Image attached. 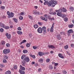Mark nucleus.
Returning a JSON list of instances; mask_svg holds the SVG:
<instances>
[{"label":"nucleus","instance_id":"ea45409f","mask_svg":"<svg viewBox=\"0 0 74 74\" xmlns=\"http://www.w3.org/2000/svg\"><path fill=\"white\" fill-rule=\"evenodd\" d=\"M1 44H2V45H4L5 44V42L4 41H2L1 42Z\"/></svg>","mask_w":74,"mask_h":74},{"label":"nucleus","instance_id":"f257e3e1","mask_svg":"<svg viewBox=\"0 0 74 74\" xmlns=\"http://www.w3.org/2000/svg\"><path fill=\"white\" fill-rule=\"evenodd\" d=\"M50 1L48 3V6L49 7L51 6V7H54L55 6V5H56L57 3H58L57 1H54V0H50Z\"/></svg>","mask_w":74,"mask_h":74},{"label":"nucleus","instance_id":"69168bd1","mask_svg":"<svg viewBox=\"0 0 74 74\" xmlns=\"http://www.w3.org/2000/svg\"><path fill=\"white\" fill-rule=\"evenodd\" d=\"M55 66H58V63H55L54 64Z\"/></svg>","mask_w":74,"mask_h":74},{"label":"nucleus","instance_id":"de8ad7c7","mask_svg":"<svg viewBox=\"0 0 74 74\" xmlns=\"http://www.w3.org/2000/svg\"><path fill=\"white\" fill-rule=\"evenodd\" d=\"M47 18L49 19H51V16L48 15V17H47Z\"/></svg>","mask_w":74,"mask_h":74},{"label":"nucleus","instance_id":"864d4df0","mask_svg":"<svg viewBox=\"0 0 74 74\" xmlns=\"http://www.w3.org/2000/svg\"><path fill=\"white\" fill-rule=\"evenodd\" d=\"M22 63L23 64H26V62L24 60L22 61Z\"/></svg>","mask_w":74,"mask_h":74},{"label":"nucleus","instance_id":"0e129e2a","mask_svg":"<svg viewBox=\"0 0 74 74\" xmlns=\"http://www.w3.org/2000/svg\"><path fill=\"white\" fill-rule=\"evenodd\" d=\"M23 14H24V13L23 12H21V15H23Z\"/></svg>","mask_w":74,"mask_h":74},{"label":"nucleus","instance_id":"f03ea898","mask_svg":"<svg viewBox=\"0 0 74 74\" xmlns=\"http://www.w3.org/2000/svg\"><path fill=\"white\" fill-rule=\"evenodd\" d=\"M62 11L66 12H67V10L64 8H62L59 10H56V12H62Z\"/></svg>","mask_w":74,"mask_h":74},{"label":"nucleus","instance_id":"e433bc0d","mask_svg":"<svg viewBox=\"0 0 74 74\" xmlns=\"http://www.w3.org/2000/svg\"><path fill=\"white\" fill-rule=\"evenodd\" d=\"M70 10H71V11H73V10H74V8L73 7H71L70 8Z\"/></svg>","mask_w":74,"mask_h":74},{"label":"nucleus","instance_id":"49530a36","mask_svg":"<svg viewBox=\"0 0 74 74\" xmlns=\"http://www.w3.org/2000/svg\"><path fill=\"white\" fill-rule=\"evenodd\" d=\"M7 14L8 15V16H10V12L9 11H7Z\"/></svg>","mask_w":74,"mask_h":74},{"label":"nucleus","instance_id":"a19ab883","mask_svg":"<svg viewBox=\"0 0 74 74\" xmlns=\"http://www.w3.org/2000/svg\"><path fill=\"white\" fill-rule=\"evenodd\" d=\"M6 45L7 47H9L10 46V45L9 43H7L6 44Z\"/></svg>","mask_w":74,"mask_h":74},{"label":"nucleus","instance_id":"473e14b6","mask_svg":"<svg viewBox=\"0 0 74 74\" xmlns=\"http://www.w3.org/2000/svg\"><path fill=\"white\" fill-rule=\"evenodd\" d=\"M30 56L31 57H32L34 59H35V58H36V56H35L34 55H30Z\"/></svg>","mask_w":74,"mask_h":74},{"label":"nucleus","instance_id":"393cba45","mask_svg":"<svg viewBox=\"0 0 74 74\" xmlns=\"http://www.w3.org/2000/svg\"><path fill=\"white\" fill-rule=\"evenodd\" d=\"M34 27L35 29H37L38 27V25H37L35 24L34 25Z\"/></svg>","mask_w":74,"mask_h":74},{"label":"nucleus","instance_id":"bf43d9fd","mask_svg":"<svg viewBox=\"0 0 74 74\" xmlns=\"http://www.w3.org/2000/svg\"><path fill=\"white\" fill-rule=\"evenodd\" d=\"M56 12H53V15H56Z\"/></svg>","mask_w":74,"mask_h":74},{"label":"nucleus","instance_id":"c756f323","mask_svg":"<svg viewBox=\"0 0 74 74\" xmlns=\"http://www.w3.org/2000/svg\"><path fill=\"white\" fill-rule=\"evenodd\" d=\"M64 47L65 49H67L69 48V46L67 45H66L65 46H64Z\"/></svg>","mask_w":74,"mask_h":74},{"label":"nucleus","instance_id":"9d476101","mask_svg":"<svg viewBox=\"0 0 74 74\" xmlns=\"http://www.w3.org/2000/svg\"><path fill=\"white\" fill-rule=\"evenodd\" d=\"M58 56L60 57V58H62V59H64V57L62 56V54L60 53H59L58 54Z\"/></svg>","mask_w":74,"mask_h":74},{"label":"nucleus","instance_id":"338daca9","mask_svg":"<svg viewBox=\"0 0 74 74\" xmlns=\"http://www.w3.org/2000/svg\"><path fill=\"white\" fill-rule=\"evenodd\" d=\"M41 69H39L38 70V72H40V71H41Z\"/></svg>","mask_w":74,"mask_h":74},{"label":"nucleus","instance_id":"6e6552de","mask_svg":"<svg viewBox=\"0 0 74 74\" xmlns=\"http://www.w3.org/2000/svg\"><path fill=\"white\" fill-rule=\"evenodd\" d=\"M5 36L7 37V38L8 39H10L11 38V34H9L7 33L5 34Z\"/></svg>","mask_w":74,"mask_h":74},{"label":"nucleus","instance_id":"a211bd4d","mask_svg":"<svg viewBox=\"0 0 74 74\" xmlns=\"http://www.w3.org/2000/svg\"><path fill=\"white\" fill-rule=\"evenodd\" d=\"M0 25L2 27H3V28L5 26V25H4V24L1 23H0Z\"/></svg>","mask_w":74,"mask_h":74},{"label":"nucleus","instance_id":"dca6fc26","mask_svg":"<svg viewBox=\"0 0 74 74\" xmlns=\"http://www.w3.org/2000/svg\"><path fill=\"white\" fill-rule=\"evenodd\" d=\"M68 33H74V32H73V29H71L68 31Z\"/></svg>","mask_w":74,"mask_h":74},{"label":"nucleus","instance_id":"79ce46f5","mask_svg":"<svg viewBox=\"0 0 74 74\" xmlns=\"http://www.w3.org/2000/svg\"><path fill=\"white\" fill-rule=\"evenodd\" d=\"M8 57H7V56H4V59H8Z\"/></svg>","mask_w":74,"mask_h":74},{"label":"nucleus","instance_id":"58836bf2","mask_svg":"<svg viewBox=\"0 0 74 74\" xmlns=\"http://www.w3.org/2000/svg\"><path fill=\"white\" fill-rule=\"evenodd\" d=\"M50 31V32H53V28L51 27Z\"/></svg>","mask_w":74,"mask_h":74},{"label":"nucleus","instance_id":"680f3d73","mask_svg":"<svg viewBox=\"0 0 74 74\" xmlns=\"http://www.w3.org/2000/svg\"><path fill=\"white\" fill-rule=\"evenodd\" d=\"M38 24L39 25H42V23L41 22H38Z\"/></svg>","mask_w":74,"mask_h":74},{"label":"nucleus","instance_id":"0eeeda50","mask_svg":"<svg viewBox=\"0 0 74 74\" xmlns=\"http://www.w3.org/2000/svg\"><path fill=\"white\" fill-rule=\"evenodd\" d=\"M42 30L44 34H45L47 33V31H46V27H42Z\"/></svg>","mask_w":74,"mask_h":74},{"label":"nucleus","instance_id":"aec40b11","mask_svg":"<svg viewBox=\"0 0 74 74\" xmlns=\"http://www.w3.org/2000/svg\"><path fill=\"white\" fill-rule=\"evenodd\" d=\"M26 41V40H24L22 41L21 42V43H20V45H21V44H23V43H25V42Z\"/></svg>","mask_w":74,"mask_h":74},{"label":"nucleus","instance_id":"1a4fd4ad","mask_svg":"<svg viewBox=\"0 0 74 74\" xmlns=\"http://www.w3.org/2000/svg\"><path fill=\"white\" fill-rule=\"evenodd\" d=\"M38 55L39 56H42V55H44V53L42 52H38Z\"/></svg>","mask_w":74,"mask_h":74},{"label":"nucleus","instance_id":"ddd939ff","mask_svg":"<svg viewBox=\"0 0 74 74\" xmlns=\"http://www.w3.org/2000/svg\"><path fill=\"white\" fill-rule=\"evenodd\" d=\"M44 1H45V2L44 3V5H46L47 4V3H48V1H49V0H44Z\"/></svg>","mask_w":74,"mask_h":74},{"label":"nucleus","instance_id":"37998d69","mask_svg":"<svg viewBox=\"0 0 74 74\" xmlns=\"http://www.w3.org/2000/svg\"><path fill=\"white\" fill-rule=\"evenodd\" d=\"M50 61V59H47L46 60V62L47 63H49Z\"/></svg>","mask_w":74,"mask_h":74},{"label":"nucleus","instance_id":"4c0bfd02","mask_svg":"<svg viewBox=\"0 0 74 74\" xmlns=\"http://www.w3.org/2000/svg\"><path fill=\"white\" fill-rule=\"evenodd\" d=\"M19 19L20 20H22L23 19V17L22 16H20L19 17Z\"/></svg>","mask_w":74,"mask_h":74},{"label":"nucleus","instance_id":"a878e982","mask_svg":"<svg viewBox=\"0 0 74 74\" xmlns=\"http://www.w3.org/2000/svg\"><path fill=\"white\" fill-rule=\"evenodd\" d=\"M28 52V51H27V50L25 49L23 50V53H27Z\"/></svg>","mask_w":74,"mask_h":74},{"label":"nucleus","instance_id":"b1692460","mask_svg":"<svg viewBox=\"0 0 74 74\" xmlns=\"http://www.w3.org/2000/svg\"><path fill=\"white\" fill-rule=\"evenodd\" d=\"M13 20L15 22H16V23H17L18 22V21L17 20V19L15 18H13Z\"/></svg>","mask_w":74,"mask_h":74},{"label":"nucleus","instance_id":"39448f33","mask_svg":"<svg viewBox=\"0 0 74 74\" xmlns=\"http://www.w3.org/2000/svg\"><path fill=\"white\" fill-rule=\"evenodd\" d=\"M24 60L26 62H29L30 61V59L28 57H25L24 59Z\"/></svg>","mask_w":74,"mask_h":74},{"label":"nucleus","instance_id":"6e6d98bb","mask_svg":"<svg viewBox=\"0 0 74 74\" xmlns=\"http://www.w3.org/2000/svg\"><path fill=\"white\" fill-rule=\"evenodd\" d=\"M49 14L53 15V12H49Z\"/></svg>","mask_w":74,"mask_h":74},{"label":"nucleus","instance_id":"7ed1b4c3","mask_svg":"<svg viewBox=\"0 0 74 74\" xmlns=\"http://www.w3.org/2000/svg\"><path fill=\"white\" fill-rule=\"evenodd\" d=\"M3 53L6 54L10 52V50L9 49H5L3 51Z\"/></svg>","mask_w":74,"mask_h":74},{"label":"nucleus","instance_id":"f3484780","mask_svg":"<svg viewBox=\"0 0 74 74\" xmlns=\"http://www.w3.org/2000/svg\"><path fill=\"white\" fill-rule=\"evenodd\" d=\"M19 72L21 74H25V72L24 71H21V70H19Z\"/></svg>","mask_w":74,"mask_h":74},{"label":"nucleus","instance_id":"c9c22d12","mask_svg":"<svg viewBox=\"0 0 74 74\" xmlns=\"http://www.w3.org/2000/svg\"><path fill=\"white\" fill-rule=\"evenodd\" d=\"M7 61L5 59H4L3 58V63H7Z\"/></svg>","mask_w":74,"mask_h":74},{"label":"nucleus","instance_id":"4d7b16f0","mask_svg":"<svg viewBox=\"0 0 74 74\" xmlns=\"http://www.w3.org/2000/svg\"><path fill=\"white\" fill-rule=\"evenodd\" d=\"M71 47H74V44H72L71 45Z\"/></svg>","mask_w":74,"mask_h":74},{"label":"nucleus","instance_id":"c85d7f7f","mask_svg":"<svg viewBox=\"0 0 74 74\" xmlns=\"http://www.w3.org/2000/svg\"><path fill=\"white\" fill-rule=\"evenodd\" d=\"M17 33L18 34H20V35H21V34H22V32H21V31H17Z\"/></svg>","mask_w":74,"mask_h":74},{"label":"nucleus","instance_id":"a18cd8bd","mask_svg":"<svg viewBox=\"0 0 74 74\" xmlns=\"http://www.w3.org/2000/svg\"><path fill=\"white\" fill-rule=\"evenodd\" d=\"M0 31L1 32H4V29L2 28H1L0 29Z\"/></svg>","mask_w":74,"mask_h":74},{"label":"nucleus","instance_id":"09e8293b","mask_svg":"<svg viewBox=\"0 0 74 74\" xmlns=\"http://www.w3.org/2000/svg\"><path fill=\"white\" fill-rule=\"evenodd\" d=\"M33 48L34 49H36L37 48V47L36 46H33Z\"/></svg>","mask_w":74,"mask_h":74},{"label":"nucleus","instance_id":"e2e57ef3","mask_svg":"<svg viewBox=\"0 0 74 74\" xmlns=\"http://www.w3.org/2000/svg\"><path fill=\"white\" fill-rule=\"evenodd\" d=\"M35 64V62H33L32 63V65H33V64Z\"/></svg>","mask_w":74,"mask_h":74},{"label":"nucleus","instance_id":"6ab92c4d","mask_svg":"<svg viewBox=\"0 0 74 74\" xmlns=\"http://www.w3.org/2000/svg\"><path fill=\"white\" fill-rule=\"evenodd\" d=\"M38 62L39 63H42L43 62V59L42 58H40L38 60Z\"/></svg>","mask_w":74,"mask_h":74},{"label":"nucleus","instance_id":"2f4dec72","mask_svg":"<svg viewBox=\"0 0 74 74\" xmlns=\"http://www.w3.org/2000/svg\"><path fill=\"white\" fill-rule=\"evenodd\" d=\"M73 24L70 25H69V28H72L73 27Z\"/></svg>","mask_w":74,"mask_h":74},{"label":"nucleus","instance_id":"4be33fe9","mask_svg":"<svg viewBox=\"0 0 74 74\" xmlns=\"http://www.w3.org/2000/svg\"><path fill=\"white\" fill-rule=\"evenodd\" d=\"M11 73L10 71H8L5 73V74H11Z\"/></svg>","mask_w":74,"mask_h":74},{"label":"nucleus","instance_id":"9b49d317","mask_svg":"<svg viewBox=\"0 0 74 74\" xmlns=\"http://www.w3.org/2000/svg\"><path fill=\"white\" fill-rule=\"evenodd\" d=\"M56 37L57 38H58V40H59L61 39V36L59 34L57 35Z\"/></svg>","mask_w":74,"mask_h":74},{"label":"nucleus","instance_id":"20e7f679","mask_svg":"<svg viewBox=\"0 0 74 74\" xmlns=\"http://www.w3.org/2000/svg\"><path fill=\"white\" fill-rule=\"evenodd\" d=\"M61 12H58V13H57V15L59 16H61V17H62V18H64L66 16V15L65 14H63Z\"/></svg>","mask_w":74,"mask_h":74},{"label":"nucleus","instance_id":"13d9d810","mask_svg":"<svg viewBox=\"0 0 74 74\" xmlns=\"http://www.w3.org/2000/svg\"><path fill=\"white\" fill-rule=\"evenodd\" d=\"M35 66H38V64H37V63H36L35 64Z\"/></svg>","mask_w":74,"mask_h":74},{"label":"nucleus","instance_id":"bb28decb","mask_svg":"<svg viewBox=\"0 0 74 74\" xmlns=\"http://www.w3.org/2000/svg\"><path fill=\"white\" fill-rule=\"evenodd\" d=\"M25 57H26V55H23L22 56L21 58V59H23L25 58Z\"/></svg>","mask_w":74,"mask_h":74},{"label":"nucleus","instance_id":"c03bdc74","mask_svg":"<svg viewBox=\"0 0 74 74\" xmlns=\"http://www.w3.org/2000/svg\"><path fill=\"white\" fill-rule=\"evenodd\" d=\"M49 69H53V67H52V66H49Z\"/></svg>","mask_w":74,"mask_h":74},{"label":"nucleus","instance_id":"4468645a","mask_svg":"<svg viewBox=\"0 0 74 74\" xmlns=\"http://www.w3.org/2000/svg\"><path fill=\"white\" fill-rule=\"evenodd\" d=\"M14 13L12 12H11L10 14V16H9V18H11V17H12L14 16Z\"/></svg>","mask_w":74,"mask_h":74},{"label":"nucleus","instance_id":"3c124183","mask_svg":"<svg viewBox=\"0 0 74 74\" xmlns=\"http://www.w3.org/2000/svg\"><path fill=\"white\" fill-rule=\"evenodd\" d=\"M1 8L2 9H3V10H4V9H5V7H4V6H1Z\"/></svg>","mask_w":74,"mask_h":74},{"label":"nucleus","instance_id":"f704fd0d","mask_svg":"<svg viewBox=\"0 0 74 74\" xmlns=\"http://www.w3.org/2000/svg\"><path fill=\"white\" fill-rule=\"evenodd\" d=\"M64 20L65 22H67V21H68V18H67V17L65 18Z\"/></svg>","mask_w":74,"mask_h":74},{"label":"nucleus","instance_id":"7c9ffc66","mask_svg":"<svg viewBox=\"0 0 74 74\" xmlns=\"http://www.w3.org/2000/svg\"><path fill=\"white\" fill-rule=\"evenodd\" d=\"M13 68L14 69H15V70H16V69H17V65H14V66Z\"/></svg>","mask_w":74,"mask_h":74},{"label":"nucleus","instance_id":"8fccbe9b","mask_svg":"<svg viewBox=\"0 0 74 74\" xmlns=\"http://www.w3.org/2000/svg\"><path fill=\"white\" fill-rule=\"evenodd\" d=\"M17 30H22V29H21V28L20 27H19L17 28Z\"/></svg>","mask_w":74,"mask_h":74},{"label":"nucleus","instance_id":"f8f14e48","mask_svg":"<svg viewBox=\"0 0 74 74\" xmlns=\"http://www.w3.org/2000/svg\"><path fill=\"white\" fill-rule=\"evenodd\" d=\"M40 18L42 20H43L44 21H47V18H45V17H44L42 16H41L40 17Z\"/></svg>","mask_w":74,"mask_h":74},{"label":"nucleus","instance_id":"cd10ccee","mask_svg":"<svg viewBox=\"0 0 74 74\" xmlns=\"http://www.w3.org/2000/svg\"><path fill=\"white\" fill-rule=\"evenodd\" d=\"M26 46L27 47H30V45L28 43H27L26 44Z\"/></svg>","mask_w":74,"mask_h":74},{"label":"nucleus","instance_id":"774afa93","mask_svg":"<svg viewBox=\"0 0 74 74\" xmlns=\"http://www.w3.org/2000/svg\"><path fill=\"white\" fill-rule=\"evenodd\" d=\"M72 37L74 39V34H73L72 35Z\"/></svg>","mask_w":74,"mask_h":74},{"label":"nucleus","instance_id":"603ef678","mask_svg":"<svg viewBox=\"0 0 74 74\" xmlns=\"http://www.w3.org/2000/svg\"><path fill=\"white\" fill-rule=\"evenodd\" d=\"M62 73H63L64 74H67V72L66 71H63Z\"/></svg>","mask_w":74,"mask_h":74},{"label":"nucleus","instance_id":"2eb2a0df","mask_svg":"<svg viewBox=\"0 0 74 74\" xmlns=\"http://www.w3.org/2000/svg\"><path fill=\"white\" fill-rule=\"evenodd\" d=\"M48 47L49 48H55V47L53 45H48Z\"/></svg>","mask_w":74,"mask_h":74},{"label":"nucleus","instance_id":"423d86ee","mask_svg":"<svg viewBox=\"0 0 74 74\" xmlns=\"http://www.w3.org/2000/svg\"><path fill=\"white\" fill-rule=\"evenodd\" d=\"M37 32L39 33H41L42 32V28L41 27H39L37 30Z\"/></svg>","mask_w":74,"mask_h":74},{"label":"nucleus","instance_id":"5fc2aeb1","mask_svg":"<svg viewBox=\"0 0 74 74\" xmlns=\"http://www.w3.org/2000/svg\"><path fill=\"white\" fill-rule=\"evenodd\" d=\"M29 17L30 19H33V17H32L31 16H29Z\"/></svg>","mask_w":74,"mask_h":74},{"label":"nucleus","instance_id":"5701e85b","mask_svg":"<svg viewBox=\"0 0 74 74\" xmlns=\"http://www.w3.org/2000/svg\"><path fill=\"white\" fill-rule=\"evenodd\" d=\"M37 11L36 10H33V14H37Z\"/></svg>","mask_w":74,"mask_h":74},{"label":"nucleus","instance_id":"052dcab7","mask_svg":"<svg viewBox=\"0 0 74 74\" xmlns=\"http://www.w3.org/2000/svg\"><path fill=\"white\" fill-rule=\"evenodd\" d=\"M0 66L1 67H4V65L2 64H0Z\"/></svg>","mask_w":74,"mask_h":74},{"label":"nucleus","instance_id":"412c9836","mask_svg":"<svg viewBox=\"0 0 74 74\" xmlns=\"http://www.w3.org/2000/svg\"><path fill=\"white\" fill-rule=\"evenodd\" d=\"M3 28H4L6 30H7V29H10V27L8 26H5Z\"/></svg>","mask_w":74,"mask_h":74},{"label":"nucleus","instance_id":"72a5a7b5","mask_svg":"<svg viewBox=\"0 0 74 74\" xmlns=\"http://www.w3.org/2000/svg\"><path fill=\"white\" fill-rule=\"evenodd\" d=\"M20 69H21V70H23V71L25 70V67H22Z\"/></svg>","mask_w":74,"mask_h":74}]
</instances>
